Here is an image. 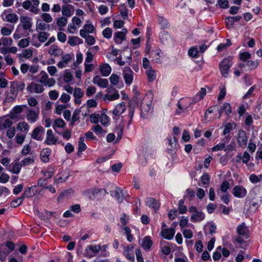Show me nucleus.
Segmentation results:
<instances>
[{
    "label": "nucleus",
    "mask_w": 262,
    "mask_h": 262,
    "mask_svg": "<svg viewBox=\"0 0 262 262\" xmlns=\"http://www.w3.org/2000/svg\"><path fill=\"white\" fill-rule=\"evenodd\" d=\"M33 80L39 82L42 85L51 87L55 85L56 81L53 78H49L47 73L45 71H41L40 73L33 77Z\"/></svg>",
    "instance_id": "1"
},
{
    "label": "nucleus",
    "mask_w": 262,
    "mask_h": 262,
    "mask_svg": "<svg viewBox=\"0 0 262 262\" xmlns=\"http://www.w3.org/2000/svg\"><path fill=\"white\" fill-rule=\"evenodd\" d=\"M15 249V244L11 241H7L0 245V260L5 261L7 256Z\"/></svg>",
    "instance_id": "2"
},
{
    "label": "nucleus",
    "mask_w": 262,
    "mask_h": 262,
    "mask_svg": "<svg viewBox=\"0 0 262 262\" xmlns=\"http://www.w3.org/2000/svg\"><path fill=\"white\" fill-rule=\"evenodd\" d=\"M134 96L129 102V107L128 108V114L127 116L130 118V119L128 121V126L132 123L135 107L138 106V103L141 100L139 92L135 90H134Z\"/></svg>",
    "instance_id": "3"
},
{
    "label": "nucleus",
    "mask_w": 262,
    "mask_h": 262,
    "mask_svg": "<svg viewBox=\"0 0 262 262\" xmlns=\"http://www.w3.org/2000/svg\"><path fill=\"white\" fill-rule=\"evenodd\" d=\"M250 195L252 196V206L257 209L262 203V189L259 187H255Z\"/></svg>",
    "instance_id": "4"
},
{
    "label": "nucleus",
    "mask_w": 262,
    "mask_h": 262,
    "mask_svg": "<svg viewBox=\"0 0 262 262\" xmlns=\"http://www.w3.org/2000/svg\"><path fill=\"white\" fill-rule=\"evenodd\" d=\"M195 103V101H191L189 99H181L177 104L178 110H177L176 114L179 115L183 112L187 111L188 109Z\"/></svg>",
    "instance_id": "5"
},
{
    "label": "nucleus",
    "mask_w": 262,
    "mask_h": 262,
    "mask_svg": "<svg viewBox=\"0 0 262 262\" xmlns=\"http://www.w3.org/2000/svg\"><path fill=\"white\" fill-rule=\"evenodd\" d=\"M188 211L192 214L190 220L192 222H200L205 219V214L202 211H199L194 206L189 208Z\"/></svg>",
    "instance_id": "6"
},
{
    "label": "nucleus",
    "mask_w": 262,
    "mask_h": 262,
    "mask_svg": "<svg viewBox=\"0 0 262 262\" xmlns=\"http://www.w3.org/2000/svg\"><path fill=\"white\" fill-rule=\"evenodd\" d=\"M232 65V61L229 58H224L220 63V70L223 76L227 77L229 70Z\"/></svg>",
    "instance_id": "7"
},
{
    "label": "nucleus",
    "mask_w": 262,
    "mask_h": 262,
    "mask_svg": "<svg viewBox=\"0 0 262 262\" xmlns=\"http://www.w3.org/2000/svg\"><path fill=\"white\" fill-rule=\"evenodd\" d=\"M11 11V9L5 10L1 14V17L5 21L15 24L17 22L18 17L16 14L12 13Z\"/></svg>",
    "instance_id": "8"
},
{
    "label": "nucleus",
    "mask_w": 262,
    "mask_h": 262,
    "mask_svg": "<svg viewBox=\"0 0 262 262\" xmlns=\"http://www.w3.org/2000/svg\"><path fill=\"white\" fill-rule=\"evenodd\" d=\"M39 114V107H37L34 108H29L26 112L27 120L31 123L35 122L38 119Z\"/></svg>",
    "instance_id": "9"
},
{
    "label": "nucleus",
    "mask_w": 262,
    "mask_h": 262,
    "mask_svg": "<svg viewBox=\"0 0 262 262\" xmlns=\"http://www.w3.org/2000/svg\"><path fill=\"white\" fill-rule=\"evenodd\" d=\"M18 92L16 87L11 82L9 87V91L6 94L5 101L10 102L14 100L17 95Z\"/></svg>",
    "instance_id": "10"
},
{
    "label": "nucleus",
    "mask_w": 262,
    "mask_h": 262,
    "mask_svg": "<svg viewBox=\"0 0 262 262\" xmlns=\"http://www.w3.org/2000/svg\"><path fill=\"white\" fill-rule=\"evenodd\" d=\"M123 76L126 84L130 85L133 80L134 72L129 67H125L123 69Z\"/></svg>",
    "instance_id": "11"
},
{
    "label": "nucleus",
    "mask_w": 262,
    "mask_h": 262,
    "mask_svg": "<svg viewBox=\"0 0 262 262\" xmlns=\"http://www.w3.org/2000/svg\"><path fill=\"white\" fill-rule=\"evenodd\" d=\"M248 137L245 131L240 129L238 132L237 136V142L239 146L242 148H245L247 144Z\"/></svg>",
    "instance_id": "12"
},
{
    "label": "nucleus",
    "mask_w": 262,
    "mask_h": 262,
    "mask_svg": "<svg viewBox=\"0 0 262 262\" xmlns=\"http://www.w3.org/2000/svg\"><path fill=\"white\" fill-rule=\"evenodd\" d=\"M27 90L31 93L39 94L42 93L45 89L41 84L31 82L27 85Z\"/></svg>",
    "instance_id": "13"
},
{
    "label": "nucleus",
    "mask_w": 262,
    "mask_h": 262,
    "mask_svg": "<svg viewBox=\"0 0 262 262\" xmlns=\"http://www.w3.org/2000/svg\"><path fill=\"white\" fill-rule=\"evenodd\" d=\"M236 232L239 236H242L246 239L250 236L249 230L244 222L237 227Z\"/></svg>",
    "instance_id": "14"
},
{
    "label": "nucleus",
    "mask_w": 262,
    "mask_h": 262,
    "mask_svg": "<svg viewBox=\"0 0 262 262\" xmlns=\"http://www.w3.org/2000/svg\"><path fill=\"white\" fill-rule=\"evenodd\" d=\"M234 196L238 198H244L247 193V190L241 185L235 186L232 190Z\"/></svg>",
    "instance_id": "15"
},
{
    "label": "nucleus",
    "mask_w": 262,
    "mask_h": 262,
    "mask_svg": "<svg viewBox=\"0 0 262 262\" xmlns=\"http://www.w3.org/2000/svg\"><path fill=\"white\" fill-rule=\"evenodd\" d=\"M44 132L45 128L40 125L38 126L33 129L31 134V137L36 140L41 141Z\"/></svg>",
    "instance_id": "16"
},
{
    "label": "nucleus",
    "mask_w": 262,
    "mask_h": 262,
    "mask_svg": "<svg viewBox=\"0 0 262 262\" xmlns=\"http://www.w3.org/2000/svg\"><path fill=\"white\" fill-rule=\"evenodd\" d=\"M101 249L100 245H89L85 249V253L88 257H92L97 254Z\"/></svg>",
    "instance_id": "17"
},
{
    "label": "nucleus",
    "mask_w": 262,
    "mask_h": 262,
    "mask_svg": "<svg viewBox=\"0 0 262 262\" xmlns=\"http://www.w3.org/2000/svg\"><path fill=\"white\" fill-rule=\"evenodd\" d=\"M126 109V107L124 102H122L116 105L115 108L112 111V114L115 116L113 117V118L118 119L117 117L123 113Z\"/></svg>",
    "instance_id": "18"
},
{
    "label": "nucleus",
    "mask_w": 262,
    "mask_h": 262,
    "mask_svg": "<svg viewBox=\"0 0 262 262\" xmlns=\"http://www.w3.org/2000/svg\"><path fill=\"white\" fill-rule=\"evenodd\" d=\"M57 138L53 134L51 129H48L47 132V137L45 143L48 145H55L57 143Z\"/></svg>",
    "instance_id": "19"
},
{
    "label": "nucleus",
    "mask_w": 262,
    "mask_h": 262,
    "mask_svg": "<svg viewBox=\"0 0 262 262\" xmlns=\"http://www.w3.org/2000/svg\"><path fill=\"white\" fill-rule=\"evenodd\" d=\"M127 32L126 29H123L122 31L116 32L114 34V40L115 43L120 44L125 38V35Z\"/></svg>",
    "instance_id": "20"
},
{
    "label": "nucleus",
    "mask_w": 262,
    "mask_h": 262,
    "mask_svg": "<svg viewBox=\"0 0 262 262\" xmlns=\"http://www.w3.org/2000/svg\"><path fill=\"white\" fill-rule=\"evenodd\" d=\"M94 84L97 85L102 88H106L108 86V82L107 79H103L99 75H96L93 79Z\"/></svg>",
    "instance_id": "21"
},
{
    "label": "nucleus",
    "mask_w": 262,
    "mask_h": 262,
    "mask_svg": "<svg viewBox=\"0 0 262 262\" xmlns=\"http://www.w3.org/2000/svg\"><path fill=\"white\" fill-rule=\"evenodd\" d=\"M134 249V247L132 245H129L125 248L123 251L124 255L131 261H134L135 260Z\"/></svg>",
    "instance_id": "22"
},
{
    "label": "nucleus",
    "mask_w": 262,
    "mask_h": 262,
    "mask_svg": "<svg viewBox=\"0 0 262 262\" xmlns=\"http://www.w3.org/2000/svg\"><path fill=\"white\" fill-rule=\"evenodd\" d=\"M20 21L24 30H29L32 26V19L27 16H21Z\"/></svg>",
    "instance_id": "23"
},
{
    "label": "nucleus",
    "mask_w": 262,
    "mask_h": 262,
    "mask_svg": "<svg viewBox=\"0 0 262 262\" xmlns=\"http://www.w3.org/2000/svg\"><path fill=\"white\" fill-rule=\"evenodd\" d=\"M175 233V230L174 228H171L168 229H163L161 230V234L162 236L168 240L173 238Z\"/></svg>",
    "instance_id": "24"
},
{
    "label": "nucleus",
    "mask_w": 262,
    "mask_h": 262,
    "mask_svg": "<svg viewBox=\"0 0 262 262\" xmlns=\"http://www.w3.org/2000/svg\"><path fill=\"white\" fill-rule=\"evenodd\" d=\"M145 99H144L141 104V116L143 118H146V115L148 112L150 111V103H145Z\"/></svg>",
    "instance_id": "25"
},
{
    "label": "nucleus",
    "mask_w": 262,
    "mask_h": 262,
    "mask_svg": "<svg viewBox=\"0 0 262 262\" xmlns=\"http://www.w3.org/2000/svg\"><path fill=\"white\" fill-rule=\"evenodd\" d=\"M48 53L54 57H59L62 54L63 52L57 45H53L49 48Z\"/></svg>",
    "instance_id": "26"
},
{
    "label": "nucleus",
    "mask_w": 262,
    "mask_h": 262,
    "mask_svg": "<svg viewBox=\"0 0 262 262\" xmlns=\"http://www.w3.org/2000/svg\"><path fill=\"white\" fill-rule=\"evenodd\" d=\"M163 52L160 50H156L151 53V56L152 60L157 63H161L162 62Z\"/></svg>",
    "instance_id": "27"
},
{
    "label": "nucleus",
    "mask_w": 262,
    "mask_h": 262,
    "mask_svg": "<svg viewBox=\"0 0 262 262\" xmlns=\"http://www.w3.org/2000/svg\"><path fill=\"white\" fill-rule=\"evenodd\" d=\"M146 205L149 207L154 209L155 211L158 210L160 206L159 202L153 198H147Z\"/></svg>",
    "instance_id": "28"
},
{
    "label": "nucleus",
    "mask_w": 262,
    "mask_h": 262,
    "mask_svg": "<svg viewBox=\"0 0 262 262\" xmlns=\"http://www.w3.org/2000/svg\"><path fill=\"white\" fill-rule=\"evenodd\" d=\"M94 30V26L91 24H86L83 26V29L80 30V35L81 37H84L88 33H93Z\"/></svg>",
    "instance_id": "29"
},
{
    "label": "nucleus",
    "mask_w": 262,
    "mask_h": 262,
    "mask_svg": "<svg viewBox=\"0 0 262 262\" xmlns=\"http://www.w3.org/2000/svg\"><path fill=\"white\" fill-rule=\"evenodd\" d=\"M100 72L103 76L107 77L111 73L112 68L107 63L103 64L99 67Z\"/></svg>",
    "instance_id": "30"
},
{
    "label": "nucleus",
    "mask_w": 262,
    "mask_h": 262,
    "mask_svg": "<svg viewBox=\"0 0 262 262\" xmlns=\"http://www.w3.org/2000/svg\"><path fill=\"white\" fill-rule=\"evenodd\" d=\"M66 124L61 118H58L54 121V124H53V128L55 131L58 134H61L60 132H59L57 130L58 128H64Z\"/></svg>",
    "instance_id": "31"
},
{
    "label": "nucleus",
    "mask_w": 262,
    "mask_h": 262,
    "mask_svg": "<svg viewBox=\"0 0 262 262\" xmlns=\"http://www.w3.org/2000/svg\"><path fill=\"white\" fill-rule=\"evenodd\" d=\"M51 152V150L49 148L43 149L40 154L41 161L43 162H48L49 161Z\"/></svg>",
    "instance_id": "32"
},
{
    "label": "nucleus",
    "mask_w": 262,
    "mask_h": 262,
    "mask_svg": "<svg viewBox=\"0 0 262 262\" xmlns=\"http://www.w3.org/2000/svg\"><path fill=\"white\" fill-rule=\"evenodd\" d=\"M72 56L69 54H67L62 56L61 60L60 61L57 66L60 68H63L66 67L68 62L71 60Z\"/></svg>",
    "instance_id": "33"
},
{
    "label": "nucleus",
    "mask_w": 262,
    "mask_h": 262,
    "mask_svg": "<svg viewBox=\"0 0 262 262\" xmlns=\"http://www.w3.org/2000/svg\"><path fill=\"white\" fill-rule=\"evenodd\" d=\"M159 37L163 44H167L171 40L170 35L165 31L160 33Z\"/></svg>",
    "instance_id": "34"
},
{
    "label": "nucleus",
    "mask_w": 262,
    "mask_h": 262,
    "mask_svg": "<svg viewBox=\"0 0 262 262\" xmlns=\"http://www.w3.org/2000/svg\"><path fill=\"white\" fill-rule=\"evenodd\" d=\"M36 188L35 186H33L26 189L22 195L23 198H30L34 195L36 191Z\"/></svg>",
    "instance_id": "35"
},
{
    "label": "nucleus",
    "mask_w": 262,
    "mask_h": 262,
    "mask_svg": "<svg viewBox=\"0 0 262 262\" xmlns=\"http://www.w3.org/2000/svg\"><path fill=\"white\" fill-rule=\"evenodd\" d=\"M158 21L162 29H167L170 26L168 20L162 16H158Z\"/></svg>",
    "instance_id": "36"
},
{
    "label": "nucleus",
    "mask_w": 262,
    "mask_h": 262,
    "mask_svg": "<svg viewBox=\"0 0 262 262\" xmlns=\"http://www.w3.org/2000/svg\"><path fill=\"white\" fill-rule=\"evenodd\" d=\"M83 40L77 36H70L68 43L71 46H74L77 45L82 44Z\"/></svg>",
    "instance_id": "37"
},
{
    "label": "nucleus",
    "mask_w": 262,
    "mask_h": 262,
    "mask_svg": "<svg viewBox=\"0 0 262 262\" xmlns=\"http://www.w3.org/2000/svg\"><path fill=\"white\" fill-rule=\"evenodd\" d=\"M146 74L149 82H152L156 79L157 77L156 72L151 67H149V68L146 70Z\"/></svg>",
    "instance_id": "38"
},
{
    "label": "nucleus",
    "mask_w": 262,
    "mask_h": 262,
    "mask_svg": "<svg viewBox=\"0 0 262 262\" xmlns=\"http://www.w3.org/2000/svg\"><path fill=\"white\" fill-rule=\"evenodd\" d=\"M112 195L118 200L119 203L122 202L123 197L121 189L119 187H116L115 190L113 192V193Z\"/></svg>",
    "instance_id": "39"
},
{
    "label": "nucleus",
    "mask_w": 262,
    "mask_h": 262,
    "mask_svg": "<svg viewBox=\"0 0 262 262\" xmlns=\"http://www.w3.org/2000/svg\"><path fill=\"white\" fill-rule=\"evenodd\" d=\"M236 124L234 122L227 123L224 125V129L223 132V134L225 135L229 133L232 130L236 128Z\"/></svg>",
    "instance_id": "40"
},
{
    "label": "nucleus",
    "mask_w": 262,
    "mask_h": 262,
    "mask_svg": "<svg viewBox=\"0 0 262 262\" xmlns=\"http://www.w3.org/2000/svg\"><path fill=\"white\" fill-rule=\"evenodd\" d=\"M152 242L149 236H145L143 239L142 247L144 249L148 250L151 247Z\"/></svg>",
    "instance_id": "41"
},
{
    "label": "nucleus",
    "mask_w": 262,
    "mask_h": 262,
    "mask_svg": "<svg viewBox=\"0 0 262 262\" xmlns=\"http://www.w3.org/2000/svg\"><path fill=\"white\" fill-rule=\"evenodd\" d=\"M12 124V121L10 119H5L3 122H0V130L11 127Z\"/></svg>",
    "instance_id": "42"
},
{
    "label": "nucleus",
    "mask_w": 262,
    "mask_h": 262,
    "mask_svg": "<svg viewBox=\"0 0 262 262\" xmlns=\"http://www.w3.org/2000/svg\"><path fill=\"white\" fill-rule=\"evenodd\" d=\"M122 57L123 59H125L126 62L129 63L132 59V53L130 50L125 49L121 52Z\"/></svg>",
    "instance_id": "43"
},
{
    "label": "nucleus",
    "mask_w": 262,
    "mask_h": 262,
    "mask_svg": "<svg viewBox=\"0 0 262 262\" xmlns=\"http://www.w3.org/2000/svg\"><path fill=\"white\" fill-rule=\"evenodd\" d=\"M23 105H16L15 106L12 110V112L11 113V116L12 118H15V115L20 114L23 110ZM24 107H27L26 105H24Z\"/></svg>",
    "instance_id": "44"
},
{
    "label": "nucleus",
    "mask_w": 262,
    "mask_h": 262,
    "mask_svg": "<svg viewBox=\"0 0 262 262\" xmlns=\"http://www.w3.org/2000/svg\"><path fill=\"white\" fill-rule=\"evenodd\" d=\"M33 3V6H32L30 10V11L31 12L33 13L34 14H38L39 13L40 10L38 8V5L40 3V2L39 0H31Z\"/></svg>",
    "instance_id": "45"
},
{
    "label": "nucleus",
    "mask_w": 262,
    "mask_h": 262,
    "mask_svg": "<svg viewBox=\"0 0 262 262\" xmlns=\"http://www.w3.org/2000/svg\"><path fill=\"white\" fill-rule=\"evenodd\" d=\"M12 170H10V171L12 173L17 174L20 172L22 165L19 162H15L14 163L12 164Z\"/></svg>",
    "instance_id": "46"
},
{
    "label": "nucleus",
    "mask_w": 262,
    "mask_h": 262,
    "mask_svg": "<svg viewBox=\"0 0 262 262\" xmlns=\"http://www.w3.org/2000/svg\"><path fill=\"white\" fill-rule=\"evenodd\" d=\"M251 58V55L248 52H241L239 54V59L244 62L250 60Z\"/></svg>",
    "instance_id": "47"
},
{
    "label": "nucleus",
    "mask_w": 262,
    "mask_h": 262,
    "mask_svg": "<svg viewBox=\"0 0 262 262\" xmlns=\"http://www.w3.org/2000/svg\"><path fill=\"white\" fill-rule=\"evenodd\" d=\"M120 97L117 90H115L112 94H106L104 96V99L108 101H113L118 99Z\"/></svg>",
    "instance_id": "48"
},
{
    "label": "nucleus",
    "mask_w": 262,
    "mask_h": 262,
    "mask_svg": "<svg viewBox=\"0 0 262 262\" xmlns=\"http://www.w3.org/2000/svg\"><path fill=\"white\" fill-rule=\"evenodd\" d=\"M121 229L124 230L125 234L127 237V239L128 242H131L134 239V237L131 234L130 229L127 226L122 227Z\"/></svg>",
    "instance_id": "49"
},
{
    "label": "nucleus",
    "mask_w": 262,
    "mask_h": 262,
    "mask_svg": "<svg viewBox=\"0 0 262 262\" xmlns=\"http://www.w3.org/2000/svg\"><path fill=\"white\" fill-rule=\"evenodd\" d=\"M80 111L79 110H75L73 112V116L71 119V121L70 123V125L72 126H73L75 125V122L79 120V115L80 114Z\"/></svg>",
    "instance_id": "50"
},
{
    "label": "nucleus",
    "mask_w": 262,
    "mask_h": 262,
    "mask_svg": "<svg viewBox=\"0 0 262 262\" xmlns=\"http://www.w3.org/2000/svg\"><path fill=\"white\" fill-rule=\"evenodd\" d=\"M17 128L21 132H28L29 129V126L25 121H23L18 123Z\"/></svg>",
    "instance_id": "51"
},
{
    "label": "nucleus",
    "mask_w": 262,
    "mask_h": 262,
    "mask_svg": "<svg viewBox=\"0 0 262 262\" xmlns=\"http://www.w3.org/2000/svg\"><path fill=\"white\" fill-rule=\"evenodd\" d=\"M178 209L179 213L181 214L185 213L187 212V208L184 205V201L183 200H180L178 203Z\"/></svg>",
    "instance_id": "52"
},
{
    "label": "nucleus",
    "mask_w": 262,
    "mask_h": 262,
    "mask_svg": "<svg viewBox=\"0 0 262 262\" xmlns=\"http://www.w3.org/2000/svg\"><path fill=\"white\" fill-rule=\"evenodd\" d=\"M49 36V33L44 31H41L38 33L37 38L40 42H44L47 40Z\"/></svg>",
    "instance_id": "53"
},
{
    "label": "nucleus",
    "mask_w": 262,
    "mask_h": 262,
    "mask_svg": "<svg viewBox=\"0 0 262 262\" xmlns=\"http://www.w3.org/2000/svg\"><path fill=\"white\" fill-rule=\"evenodd\" d=\"M129 220L130 217L128 215H127L125 213H122L121 214L120 218V221L121 223L122 227L125 226V225L129 223Z\"/></svg>",
    "instance_id": "54"
},
{
    "label": "nucleus",
    "mask_w": 262,
    "mask_h": 262,
    "mask_svg": "<svg viewBox=\"0 0 262 262\" xmlns=\"http://www.w3.org/2000/svg\"><path fill=\"white\" fill-rule=\"evenodd\" d=\"M206 94V91L205 88H201V90L197 93L195 96V102L203 99Z\"/></svg>",
    "instance_id": "55"
},
{
    "label": "nucleus",
    "mask_w": 262,
    "mask_h": 262,
    "mask_svg": "<svg viewBox=\"0 0 262 262\" xmlns=\"http://www.w3.org/2000/svg\"><path fill=\"white\" fill-rule=\"evenodd\" d=\"M246 66L249 68L250 70L255 69L259 64V62L257 61H252L249 60L247 61Z\"/></svg>",
    "instance_id": "56"
},
{
    "label": "nucleus",
    "mask_w": 262,
    "mask_h": 262,
    "mask_svg": "<svg viewBox=\"0 0 262 262\" xmlns=\"http://www.w3.org/2000/svg\"><path fill=\"white\" fill-rule=\"evenodd\" d=\"M84 139L83 137H80L78 143V152H82L86 149V145L84 142Z\"/></svg>",
    "instance_id": "57"
},
{
    "label": "nucleus",
    "mask_w": 262,
    "mask_h": 262,
    "mask_svg": "<svg viewBox=\"0 0 262 262\" xmlns=\"http://www.w3.org/2000/svg\"><path fill=\"white\" fill-rule=\"evenodd\" d=\"M99 121H100L102 124L105 125L108 123L109 118L106 114L102 113L99 115Z\"/></svg>",
    "instance_id": "58"
},
{
    "label": "nucleus",
    "mask_w": 262,
    "mask_h": 262,
    "mask_svg": "<svg viewBox=\"0 0 262 262\" xmlns=\"http://www.w3.org/2000/svg\"><path fill=\"white\" fill-rule=\"evenodd\" d=\"M124 126L122 124H119L117 126V140H119L122 138L123 133Z\"/></svg>",
    "instance_id": "59"
},
{
    "label": "nucleus",
    "mask_w": 262,
    "mask_h": 262,
    "mask_svg": "<svg viewBox=\"0 0 262 262\" xmlns=\"http://www.w3.org/2000/svg\"><path fill=\"white\" fill-rule=\"evenodd\" d=\"M24 200V199L21 196L16 199V200L12 201L11 203L10 206L12 207H14V208L17 207L22 203Z\"/></svg>",
    "instance_id": "60"
},
{
    "label": "nucleus",
    "mask_w": 262,
    "mask_h": 262,
    "mask_svg": "<svg viewBox=\"0 0 262 262\" xmlns=\"http://www.w3.org/2000/svg\"><path fill=\"white\" fill-rule=\"evenodd\" d=\"M120 14L124 19H126L128 17V10L124 5H122L120 7Z\"/></svg>",
    "instance_id": "61"
},
{
    "label": "nucleus",
    "mask_w": 262,
    "mask_h": 262,
    "mask_svg": "<svg viewBox=\"0 0 262 262\" xmlns=\"http://www.w3.org/2000/svg\"><path fill=\"white\" fill-rule=\"evenodd\" d=\"M120 79V77L116 74H113L110 77V80L111 83L113 85H117Z\"/></svg>",
    "instance_id": "62"
},
{
    "label": "nucleus",
    "mask_w": 262,
    "mask_h": 262,
    "mask_svg": "<svg viewBox=\"0 0 262 262\" xmlns=\"http://www.w3.org/2000/svg\"><path fill=\"white\" fill-rule=\"evenodd\" d=\"M62 14L67 17H69L72 16V13L68 6H63L62 9Z\"/></svg>",
    "instance_id": "63"
},
{
    "label": "nucleus",
    "mask_w": 262,
    "mask_h": 262,
    "mask_svg": "<svg viewBox=\"0 0 262 262\" xmlns=\"http://www.w3.org/2000/svg\"><path fill=\"white\" fill-rule=\"evenodd\" d=\"M34 162V160L33 158L31 157H27L23 160L20 163L22 165V166H26L29 165L30 164L33 163Z\"/></svg>",
    "instance_id": "64"
}]
</instances>
